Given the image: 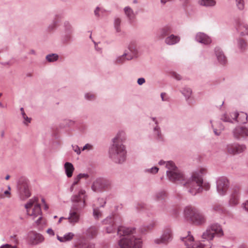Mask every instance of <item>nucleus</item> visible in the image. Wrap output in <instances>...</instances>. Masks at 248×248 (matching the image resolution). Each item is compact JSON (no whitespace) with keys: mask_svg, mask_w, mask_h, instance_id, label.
<instances>
[{"mask_svg":"<svg viewBox=\"0 0 248 248\" xmlns=\"http://www.w3.org/2000/svg\"><path fill=\"white\" fill-rule=\"evenodd\" d=\"M88 233L92 237L95 236L97 234V229L95 227H92L88 230Z\"/></svg>","mask_w":248,"mask_h":248,"instance_id":"c9c22d12","label":"nucleus"},{"mask_svg":"<svg viewBox=\"0 0 248 248\" xmlns=\"http://www.w3.org/2000/svg\"><path fill=\"white\" fill-rule=\"evenodd\" d=\"M1 95H2V93H0V97L1 96Z\"/></svg>","mask_w":248,"mask_h":248,"instance_id":"69168bd1","label":"nucleus"},{"mask_svg":"<svg viewBox=\"0 0 248 248\" xmlns=\"http://www.w3.org/2000/svg\"><path fill=\"white\" fill-rule=\"evenodd\" d=\"M0 248H16V246H12L10 245L6 244L5 245H3L1 246Z\"/></svg>","mask_w":248,"mask_h":248,"instance_id":"de8ad7c7","label":"nucleus"},{"mask_svg":"<svg viewBox=\"0 0 248 248\" xmlns=\"http://www.w3.org/2000/svg\"><path fill=\"white\" fill-rule=\"evenodd\" d=\"M215 209L216 210H218V207H216L215 206Z\"/></svg>","mask_w":248,"mask_h":248,"instance_id":"0e129e2a","label":"nucleus"},{"mask_svg":"<svg viewBox=\"0 0 248 248\" xmlns=\"http://www.w3.org/2000/svg\"><path fill=\"white\" fill-rule=\"evenodd\" d=\"M215 53L218 61L222 64H225L226 58L222 51L218 47L215 48Z\"/></svg>","mask_w":248,"mask_h":248,"instance_id":"4be33fe9","label":"nucleus"},{"mask_svg":"<svg viewBox=\"0 0 248 248\" xmlns=\"http://www.w3.org/2000/svg\"><path fill=\"white\" fill-rule=\"evenodd\" d=\"M166 166L170 170L167 171V175L171 181L181 182L184 180L183 174L175 167L173 162H167L166 163Z\"/></svg>","mask_w":248,"mask_h":248,"instance_id":"0eeeda50","label":"nucleus"},{"mask_svg":"<svg viewBox=\"0 0 248 248\" xmlns=\"http://www.w3.org/2000/svg\"><path fill=\"white\" fill-rule=\"evenodd\" d=\"M105 10L103 9H101L99 7H97L94 11V14L97 16H103Z\"/></svg>","mask_w":248,"mask_h":248,"instance_id":"72a5a7b5","label":"nucleus"},{"mask_svg":"<svg viewBox=\"0 0 248 248\" xmlns=\"http://www.w3.org/2000/svg\"><path fill=\"white\" fill-rule=\"evenodd\" d=\"M88 177V175L85 174H78L77 177L75 179L74 181L71 186L70 190L71 192H72L74 190L75 186L78 184V182H79L80 180L82 178H87Z\"/></svg>","mask_w":248,"mask_h":248,"instance_id":"bb28decb","label":"nucleus"},{"mask_svg":"<svg viewBox=\"0 0 248 248\" xmlns=\"http://www.w3.org/2000/svg\"><path fill=\"white\" fill-rule=\"evenodd\" d=\"M62 219H63V217H61L59 220V223H60Z\"/></svg>","mask_w":248,"mask_h":248,"instance_id":"e2e57ef3","label":"nucleus"},{"mask_svg":"<svg viewBox=\"0 0 248 248\" xmlns=\"http://www.w3.org/2000/svg\"><path fill=\"white\" fill-rule=\"evenodd\" d=\"M182 240L185 243L186 248H211L210 245L207 246L200 242L194 243V238L189 234L186 237L182 238Z\"/></svg>","mask_w":248,"mask_h":248,"instance_id":"1a4fd4ad","label":"nucleus"},{"mask_svg":"<svg viewBox=\"0 0 248 248\" xmlns=\"http://www.w3.org/2000/svg\"><path fill=\"white\" fill-rule=\"evenodd\" d=\"M223 126L221 124H219V129H217V128H214V131L215 134L216 135H219L221 133V132L222 130H223Z\"/></svg>","mask_w":248,"mask_h":248,"instance_id":"ea45409f","label":"nucleus"},{"mask_svg":"<svg viewBox=\"0 0 248 248\" xmlns=\"http://www.w3.org/2000/svg\"><path fill=\"white\" fill-rule=\"evenodd\" d=\"M11 187L10 186H8V189L4 192L1 191L0 192V198L4 199L5 198H10L11 196Z\"/></svg>","mask_w":248,"mask_h":248,"instance_id":"c756f323","label":"nucleus"},{"mask_svg":"<svg viewBox=\"0 0 248 248\" xmlns=\"http://www.w3.org/2000/svg\"><path fill=\"white\" fill-rule=\"evenodd\" d=\"M171 31V29L170 26H166L160 31L159 37L161 38H164L165 36L168 35Z\"/></svg>","mask_w":248,"mask_h":248,"instance_id":"cd10ccee","label":"nucleus"},{"mask_svg":"<svg viewBox=\"0 0 248 248\" xmlns=\"http://www.w3.org/2000/svg\"><path fill=\"white\" fill-rule=\"evenodd\" d=\"M186 217L196 225H201L205 222L206 218L203 214L197 208L187 206L185 208Z\"/></svg>","mask_w":248,"mask_h":248,"instance_id":"423d86ee","label":"nucleus"},{"mask_svg":"<svg viewBox=\"0 0 248 248\" xmlns=\"http://www.w3.org/2000/svg\"><path fill=\"white\" fill-rule=\"evenodd\" d=\"M155 130H157V128H156V127H155Z\"/></svg>","mask_w":248,"mask_h":248,"instance_id":"338daca9","label":"nucleus"},{"mask_svg":"<svg viewBox=\"0 0 248 248\" xmlns=\"http://www.w3.org/2000/svg\"><path fill=\"white\" fill-rule=\"evenodd\" d=\"M145 79L143 78H140L138 80V83L140 85L145 83Z\"/></svg>","mask_w":248,"mask_h":248,"instance_id":"8fccbe9b","label":"nucleus"},{"mask_svg":"<svg viewBox=\"0 0 248 248\" xmlns=\"http://www.w3.org/2000/svg\"><path fill=\"white\" fill-rule=\"evenodd\" d=\"M239 248H248L245 246H241Z\"/></svg>","mask_w":248,"mask_h":248,"instance_id":"680f3d73","label":"nucleus"},{"mask_svg":"<svg viewBox=\"0 0 248 248\" xmlns=\"http://www.w3.org/2000/svg\"><path fill=\"white\" fill-rule=\"evenodd\" d=\"M158 170V169L157 168V167H154V168H152L151 170V172H152V173H156L157 172Z\"/></svg>","mask_w":248,"mask_h":248,"instance_id":"864d4df0","label":"nucleus"},{"mask_svg":"<svg viewBox=\"0 0 248 248\" xmlns=\"http://www.w3.org/2000/svg\"><path fill=\"white\" fill-rule=\"evenodd\" d=\"M216 234L218 236L223 235V232L220 226L214 224L208 228L202 235V238L208 241L212 240Z\"/></svg>","mask_w":248,"mask_h":248,"instance_id":"6e6552de","label":"nucleus"},{"mask_svg":"<svg viewBox=\"0 0 248 248\" xmlns=\"http://www.w3.org/2000/svg\"><path fill=\"white\" fill-rule=\"evenodd\" d=\"M98 201L100 203V205H99L100 206L103 207L106 203V202L103 199H99Z\"/></svg>","mask_w":248,"mask_h":248,"instance_id":"3c124183","label":"nucleus"},{"mask_svg":"<svg viewBox=\"0 0 248 248\" xmlns=\"http://www.w3.org/2000/svg\"><path fill=\"white\" fill-rule=\"evenodd\" d=\"M233 118H234V116L233 115V113H232L230 116L227 114L224 115L222 120L224 122L232 123V120H236V119H233Z\"/></svg>","mask_w":248,"mask_h":248,"instance_id":"7c9ffc66","label":"nucleus"},{"mask_svg":"<svg viewBox=\"0 0 248 248\" xmlns=\"http://www.w3.org/2000/svg\"><path fill=\"white\" fill-rule=\"evenodd\" d=\"M124 13L128 18L130 22L132 23L135 18V15L134 14L133 10L129 7H126L124 9Z\"/></svg>","mask_w":248,"mask_h":248,"instance_id":"393cba45","label":"nucleus"},{"mask_svg":"<svg viewBox=\"0 0 248 248\" xmlns=\"http://www.w3.org/2000/svg\"><path fill=\"white\" fill-rule=\"evenodd\" d=\"M205 171V170L202 169L200 171L193 173L192 180L187 183V185L189 188V191L192 195H195L201 192L202 189L206 190L210 188V185L208 183H203L201 174Z\"/></svg>","mask_w":248,"mask_h":248,"instance_id":"20e7f679","label":"nucleus"},{"mask_svg":"<svg viewBox=\"0 0 248 248\" xmlns=\"http://www.w3.org/2000/svg\"><path fill=\"white\" fill-rule=\"evenodd\" d=\"M85 97L88 100H93L95 98V95L92 93H87L85 95Z\"/></svg>","mask_w":248,"mask_h":248,"instance_id":"c03bdc74","label":"nucleus"},{"mask_svg":"<svg viewBox=\"0 0 248 248\" xmlns=\"http://www.w3.org/2000/svg\"><path fill=\"white\" fill-rule=\"evenodd\" d=\"M47 232L50 235H54V231L51 229H48L47 231Z\"/></svg>","mask_w":248,"mask_h":248,"instance_id":"5fc2aeb1","label":"nucleus"},{"mask_svg":"<svg viewBox=\"0 0 248 248\" xmlns=\"http://www.w3.org/2000/svg\"><path fill=\"white\" fill-rule=\"evenodd\" d=\"M124 133L123 132L118 133L113 140V144L109 149V156L116 162H123L126 157V151L124 146L122 144L125 140Z\"/></svg>","mask_w":248,"mask_h":248,"instance_id":"f257e3e1","label":"nucleus"},{"mask_svg":"<svg viewBox=\"0 0 248 248\" xmlns=\"http://www.w3.org/2000/svg\"><path fill=\"white\" fill-rule=\"evenodd\" d=\"M120 23H121V20L119 18H116L115 20V27L117 30V31H120V29H119V25H120Z\"/></svg>","mask_w":248,"mask_h":248,"instance_id":"a19ab883","label":"nucleus"},{"mask_svg":"<svg viewBox=\"0 0 248 248\" xmlns=\"http://www.w3.org/2000/svg\"><path fill=\"white\" fill-rule=\"evenodd\" d=\"M239 191L238 188H235L232 190L229 201V203L231 205H235L238 203L239 202Z\"/></svg>","mask_w":248,"mask_h":248,"instance_id":"a211bd4d","label":"nucleus"},{"mask_svg":"<svg viewBox=\"0 0 248 248\" xmlns=\"http://www.w3.org/2000/svg\"><path fill=\"white\" fill-rule=\"evenodd\" d=\"M239 47L242 50H245L247 46L246 42L243 40H240L238 43Z\"/></svg>","mask_w":248,"mask_h":248,"instance_id":"f704fd0d","label":"nucleus"},{"mask_svg":"<svg viewBox=\"0 0 248 248\" xmlns=\"http://www.w3.org/2000/svg\"><path fill=\"white\" fill-rule=\"evenodd\" d=\"M21 111H22V113L23 117L24 119L25 120L24 123L25 124H27L28 123H30L31 122V119L28 118L26 116V114L25 113V112L23 111V108H21Z\"/></svg>","mask_w":248,"mask_h":248,"instance_id":"58836bf2","label":"nucleus"},{"mask_svg":"<svg viewBox=\"0 0 248 248\" xmlns=\"http://www.w3.org/2000/svg\"><path fill=\"white\" fill-rule=\"evenodd\" d=\"M9 178H10V176L9 175H7L6 176V177H5V179L7 180H8L9 179Z\"/></svg>","mask_w":248,"mask_h":248,"instance_id":"052dcab7","label":"nucleus"},{"mask_svg":"<svg viewBox=\"0 0 248 248\" xmlns=\"http://www.w3.org/2000/svg\"><path fill=\"white\" fill-rule=\"evenodd\" d=\"M58 58V56L55 54L48 55L46 57V59L49 62H53L56 61Z\"/></svg>","mask_w":248,"mask_h":248,"instance_id":"473e14b6","label":"nucleus"},{"mask_svg":"<svg viewBox=\"0 0 248 248\" xmlns=\"http://www.w3.org/2000/svg\"><path fill=\"white\" fill-rule=\"evenodd\" d=\"M191 93H192V91L190 88L185 89L183 91V94L186 96H187V97H189L190 95V94H191Z\"/></svg>","mask_w":248,"mask_h":248,"instance_id":"79ce46f5","label":"nucleus"},{"mask_svg":"<svg viewBox=\"0 0 248 248\" xmlns=\"http://www.w3.org/2000/svg\"><path fill=\"white\" fill-rule=\"evenodd\" d=\"M135 229L121 226L118 229V234L124 236L122 238L119 245L121 248H140L141 242L140 239L135 238L132 235Z\"/></svg>","mask_w":248,"mask_h":248,"instance_id":"f03ea898","label":"nucleus"},{"mask_svg":"<svg viewBox=\"0 0 248 248\" xmlns=\"http://www.w3.org/2000/svg\"><path fill=\"white\" fill-rule=\"evenodd\" d=\"M196 39L199 42L205 45L209 44L212 42L211 38L207 34L202 32L198 33L196 35Z\"/></svg>","mask_w":248,"mask_h":248,"instance_id":"f3484780","label":"nucleus"},{"mask_svg":"<svg viewBox=\"0 0 248 248\" xmlns=\"http://www.w3.org/2000/svg\"><path fill=\"white\" fill-rule=\"evenodd\" d=\"M92 145H91L90 144H87L83 147L82 150L84 151L85 150H90L92 149Z\"/></svg>","mask_w":248,"mask_h":248,"instance_id":"09e8293b","label":"nucleus"},{"mask_svg":"<svg viewBox=\"0 0 248 248\" xmlns=\"http://www.w3.org/2000/svg\"><path fill=\"white\" fill-rule=\"evenodd\" d=\"M115 222H113L112 224H110L108 226L106 227V230L108 233H111L115 231Z\"/></svg>","mask_w":248,"mask_h":248,"instance_id":"2f4dec72","label":"nucleus"},{"mask_svg":"<svg viewBox=\"0 0 248 248\" xmlns=\"http://www.w3.org/2000/svg\"><path fill=\"white\" fill-rule=\"evenodd\" d=\"M171 75H172V76L174 78H175L176 79H177L178 80H179L181 79V76L179 74L176 73V72H172Z\"/></svg>","mask_w":248,"mask_h":248,"instance_id":"37998d69","label":"nucleus"},{"mask_svg":"<svg viewBox=\"0 0 248 248\" xmlns=\"http://www.w3.org/2000/svg\"><path fill=\"white\" fill-rule=\"evenodd\" d=\"M165 95H166V93H162L161 94V97L162 100L163 101L166 100V99L164 98Z\"/></svg>","mask_w":248,"mask_h":248,"instance_id":"4d7b16f0","label":"nucleus"},{"mask_svg":"<svg viewBox=\"0 0 248 248\" xmlns=\"http://www.w3.org/2000/svg\"><path fill=\"white\" fill-rule=\"evenodd\" d=\"M19 192L22 200H25L31 196L29 185L27 182H24L19 186Z\"/></svg>","mask_w":248,"mask_h":248,"instance_id":"f8f14e48","label":"nucleus"},{"mask_svg":"<svg viewBox=\"0 0 248 248\" xmlns=\"http://www.w3.org/2000/svg\"><path fill=\"white\" fill-rule=\"evenodd\" d=\"M217 190L220 195H224L228 188V181L225 177L218 179L217 183Z\"/></svg>","mask_w":248,"mask_h":248,"instance_id":"9b49d317","label":"nucleus"},{"mask_svg":"<svg viewBox=\"0 0 248 248\" xmlns=\"http://www.w3.org/2000/svg\"><path fill=\"white\" fill-rule=\"evenodd\" d=\"M25 208L27 210V214L29 216L32 217L33 219L38 218L36 221L37 225L41 224L42 220V212L38 202L37 198H33L27 203L25 205Z\"/></svg>","mask_w":248,"mask_h":248,"instance_id":"39448f33","label":"nucleus"},{"mask_svg":"<svg viewBox=\"0 0 248 248\" xmlns=\"http://www.w3.org/2000/svg\"><path fill=\"white\" fill-rule=\"evenodd\" d=\"M233 115L234 116L233 119H236V121L238 122L246 123L247 121L248 115L247 113L242 112L240 113L233 112Z\"/></svg>","mask_w":248,"mask_h":248,"instance_id":"6ab92c4d","label":"nucleus"},{"mask_svg":"<svg viewBox=\"0 0 248 248\" xmlns=\"http://www.w3.org/2000/svg\"><path fill=\"white\" fill-rule=\"evenodd\" d=\"M130 51H131L132 54L128 55V53H125L123 55L119 57L116 61V62L117 64H122L123 63L125 60H131L134 57L136 56L137 51L136 49H134L133 50L130 49Z\"/></svg>","mask_w":248,"mask_h":248,"instance_id":"dca6fc26","label":"nucleus"},{"mask_svg":"<svg viewBox=\"0 0 248 248\" xmlns=\"http://www.w3.org/2000/svg\"><path fill=\"white\" fill-rule=\"evenodd\" d=\"M246 149L244 145H229L227 146V150L229 153L231 154H240L243 152Z\"/></svg>","mask_w":248,"mask_h":248,"instance_id":"2eb2a0df","label":"nucleus"},{"mask_svg":"<svg viewBox=\"0 0 248 248\" xmlns=\"http://www.w3.org/2000/svg\"><path fill=\"white\" fill-rule=\"evenodd\" d=\"M244 208L247 211H248V201H247L245 203L243 204Z\"/></svg>","mask_w":248,"mask_h":248,"instance_id":"6e6d98bb","label":"nucleus"},{"mask_svg":"<svg viewBox=\"0 0 248 248\" xmlns=\"http://www.w3.org/2000/svg\"><path fill=\"white\" fill-rule=\"evenodd\" d=\"M74 236V233L72 232H68V233L65 234L63 236H60L57 235V239L61 242H66L67 241H69L71 240Z\"/></svg>","mask_w":248,"mask_h":248,"instance_id":"a878e982","label":"nucleus"},{"mask_svg":"<svg viewBox=\"0 0 248 248\" xmlns=\"http://www.w3.org/2000/svg\"><path fill=\"white\" fill-rule=\"evenodd\" d=\"M87 248H94V245H89Z\"/></svg>","mask_w":248,"mask_h":248,"instance_id":"13d9d810","label":"nucleus"},{"mask_svg":"<svg viewBox=\"0 0 248 248\" xmlns=\"http://www.w3.org/2000/svg\"><path fill=\"white\" fill-rule=\"evenodd\" d=\"M73 148L74 151L76 152L78 154H79L80 153V150L78 146H73Z\"/></svg>","mask_w":248,"mask_h":248,"instance_id":"a18cd8bd","label":"nucleus"},{"mask_svg":"<svg viewBox=\"0 0 248 248\" xmlns=\"http://www.w3.org/2000/svg\"><path fill=\"white\" fill-rule=\"evenodd\" d=\"M159 164L162 165V164H165L166 163L164 161H161L159 162Z\"/></svg>","mask_w":248,"mask_h":248,"instance_id":"bf43d9fd","label":"nucleus"},{"mask_svg":"<svg viewBox=\"0 0 248 248\" xmlns=\"http://www.w3.org/2000/svg\"><path fill=\"white\" fill-rule=\"evenodd\" d=\"M28 238L30 242L33 245H37L44 241V237L41 234L34 232L29 233Z\"/></svg>","mask_w":248,"mask_h":248,"instance_id":"ddd939ff","label":"nucleus"},{"mask_svg":"<svg viewBox=\"0 0 248 248\" xmlns=\"http://www.w3.org/2000/svg\"><path fill=\"white\" fill-rule=\"evenodd\" d=\"M199 3L201 5L204 6H212L216 4L214 0H200Z\"/></svg>","mask_w":248,"mask_h":248,"instance_id":"c85d7f7f","label":"nucleus"},{"mask_svg":"<svg viewBox=\"0 0 248 248\" xmlns=\"http://www.w3.org/2000/svg\"><path fill=\"white\" fill-rule=\"evenodd\" d=\"M85 191L82 189L79 191L78 195H74L72 197V201L74 204L70 211V216L68 217L69 221L71 223L75 224L78 221L79 210L85 206Z\"/></svg>","mask_w":248,"mask_h":248,"instance_id":"7ed1b4c3","label":"nucleus"},{"mask_svg":"<svg viewBox=\"0 0 248 248\" xmlns=\"http://www.w3.org/2000/svg\"><path fill=\"white\" fill-rule=\"evenodd\" d=\"M64 169L67 176L69 178L71 177L74 170V168L72 163L66 162L64 164Z\"/></svg>","mask_w":248,"mask_h":248,"instance_id":"5701e85b","label":"nucleus"},{"mask_svg":"<svg viewBox=\"0 0 248 248\" xmlns=\"http://www.w3.org/2000/svg\"><path fill=\"white\" fill-rule=\"evenodd\" d=\"M236 2L238 8L240 10L243 9L244 7V0H236Z\"/></svg>","mask_w":248,"mask_h":248,"instance_id":"4c0bfd02","label":"nucleus"},{"mask_svg":"<svg viewBox=\"0 0 248 248\" xmlns=\"http://www.w3.org/2000/svg\"><path fill=\"white\" fill-rule=\"evenodd\" d=\"M93 216L95 218H98L102 216V214L100 211L96 207L93 209Z\"/></svg>","mask_w":248,"mask_h":248,"instance_id":"e433bc0d","label":"nucleus"},{"mask_svg":"<svg viewBox=\"0 0 248 248\" xmlns=\"http://www.w3.org/2000/svg\"><path fill=\"white\" fill-rule=\"evenodd\" d=\"M172 239V234L170 229L166 230L163 232L160 239H157L155 242L157 244H166L170 241Z\"/></svg>","mask_w":248,"mask_h":248,"instance_id":"4468645a","label":"nucleus"},{"mask_svg":"<svg viewBox=\"0 0 248 248\" xmlns=\"http://www.w3.org/2000/svg\"><path fill=\"white\" fill-rule=\"evenodd\" d=\"M179 41V37L173 34L167 37L165 39L166 43L169 45H172L175 44L176 43H178Z\"/></svg>","mask_w":248,"mask_h":248,"instance_id":"b1692460","label":"nucleus"},{"mask_svg":"<svg viewBox=\"0 0 248 248\" xmlns=\"http://www.w3.org/2000/svg\"><path fill=\"white\" fill-rule=\"evenodd\" d=\"M237 30L241 35H248V25L244 22L238 23Z\"/></svg>","mask_w":248,"mask_h":248,"instance_id":"aec40b11","label":"nucleus"},{"mask_svg":"<svg viewBox=\"0 0 248 248\" xmlns=\"http://www.w3.org/2000/svg\"><path fill=\"white\" fill-rule=\"evenodd\" d=\"M233 137L237 140H246L248 137V127L237 126L232 131Z\"/></svg>","mask_w":248,"mask_h":248,"instance_id":"9d476101","label":"nucleus"},{"mask_svg":"<svg viewBox=\"0 0 248 248\" xmlns=\"http://www.w3.org/2000/svg\"><path fill=\"white\" fill-rule=\"evenodd\" d=\"M165 195L164 192H161L160 193L157 194L156 197L158 199L163 198Z\"/></svg>","mask_w":248,"mask_h":248,"instance_id":"49530a36","label":"nucleus"},{"mask_svg":"<svg viewBox=\"0 0 248 248\" xmlns=\"http://www.w3.org/2000/svg\"><path fill=\"white\" fill-rule=\"evenodd\" d=\"M104 187V181L101 179H97L93 182L92 186L94 191H99Z\"/></svg>","mask_w":248,"mask_h":248,"instance_id":"412c9836","label":"nucleus"},{"mask_svg":"<svg viewBox=\"0 0 248 248\" xmlns=\"http://www.w3.org/2000/svg\"><path fill=\"white\" fill-rule=\"evenodd\" d=\"M42 202L43 203L44 208L45 210H47L48 209V206L46 204V203L45 202V200L44 199H42Z\"/></svg>","mask_w":248,"mask_h":248,"instance_id":"603ef678","label":"nucleus"}]
</instances>
